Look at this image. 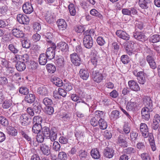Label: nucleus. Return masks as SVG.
<instances>
[{
  "mask_svg": "<svg viewBox=\"0 0 160 160\" xmlns=\"http://www.w3.org/2000/svg\"><path fill=\"white\" fill-rule=\"evenodd\" d=\"M136 103L135 102H131L128 103L126 107L127 110L129 111L132 110L135 107H136Z\"/></svg>",
  "mask_w": 160,
  "mask_h": 160,
  "instance_id": "46",
  "label": "nucleus"
},
{
  "mask_svg": "<svg viewBox=\"0 0 160 160\" xmlns=\"http://www.w3.org/2000/svg\"><path fill=\"white\" fill-rule=\"evenodd\" d=\"M22 10L26 14H29L33 11V8L31 4L29 2H27L22 6Z\"/></svg>",
  "mask_w": 160,
  "mask_h": 160,
  "instance_id": "12",
  "label": "nucleus"
},
{
  "mask_svg": "<svg viewBox=\"0 0 160 160\" xmlns=\"http://www.w3.org/2000/svg\"><path fill=\"white\" fill-rule=\"evenodd\" d=\"M17 19L19 23L24 24H28L29 21L28 18L25 14H18L17 16Z\"/></svg>",
  "mask_w": 160,
  "mask_h": 160,
  "instance_id": "11",
  "label": "nucleus"
},
{
  "mask_svg": "<svg viewBox=\"0 0 160 160\" xmlns=\"http://www.w3.org/2000/svg\"><path fill=\"white\" fill-rule=\"evenodd\" d=\"M138 137V133L134 131L132 132L130 134V140L132 141L135 140Z\"/></svg>",
  "mask_w": 160,
  "mask_h": 160,
  "instance_id": "61",
  "label": "nucleus"
},
{
  "mask_svg": "<svg viewBox=\"0 0 160 160\" xmlns=\"http://www.w3.org/2000/svg\"><path fill=\"white\" fill-rule=\"evenodd\" d=\"M12 33L13 35L17 38H22L24 36V34L22 31L17 28H14L12 30Z\"/></svg>",
  "mask_w": 160,
  "mask_h": 160,
  "instance_id": "25",
  "label": "nucleus"
},
{
  "mask_svg": "<svg viewBox=\"0 0 160 160\" xmlns=\"http://www.w3.org/2000/svg\"><path fill=\"white\" fill-rule=\"evenodd\" d=\"M12 61L13 63V66H12V68L16 67L17 70L21 72L23 71L26 69V65L24 62L19 61L16 63L17 61L16 62L13 60H12Z\"/></svg>",
  "mask_w": 160,
  "mask_h": 160,
  "instance_id": "8",
  "label": "nucleus"
},
{
  "mask_svg": "<svg viewBox=\"0 0 160 160\" xmlns=\"http://www.w3.org/2000/svg\"><path fill=\"white\" fill-rule=\"evenodd\" d=\"M116 34L119 38L126 41L129 40L130 38V36L126 32L122 30H117Z\"/></svg>",
  "mask_w": 160,
  "mask_h": 160,
  "instance_id": "14",
  "label": "nucleus"
},
{
  "mask_svg": "<svg viewBox=\"0 0 160 160\" xmlns=\"http://www.w3.org/2000/svg\"><path fill=\"white\" fill-rule=\"evenodd\" d=\"M119 112L118 111L115 110L112 112L110 117L111 119L115 120L119 118Z\"/></svg>",
  "mask_w": 160,
  "mask_h": 160,
  "instance_id": "38",
  "label": "nucleus"
},
{
  "mask_svg": "<svg viewBox=\"0 0 160 160\" xmlns=\"http://www.w3.org/2000/svg\"><path fill=\"white\" fill-rule=\"evenodd\" d=\"M42 102L46 106L51 105L53 103L52 100L48 98H44Z\"/></svg>",
  "mask_w": 160,
  "mask_h": 160,
  "instance_id": "51",
  "label": "nucleus"
},
{
  "mask_svg": "<svg viewBox=\"0 0 160 160\" xmlns=\"http://www.w3.org/2000/svg\"><path fill=\"white\" fill-rule=\"evenodd\" d=\"M87 152L85 150H80L78 152V156L80 160H85L87 156Z\"/></svg>",
  "mask_w": 160,
  "mask_h": 160,
  "instance_id": "39",
  "label": "nucleus"
},
{
  "mask_svg": "<svg viewBox=\"0 0 160 160\" xmlns=\"http://www.w3.org/2000/svg\"><path fill=\"white\" fill-rule=\"evenodd\" d=\"M99 120V118H97V116L94 117L91 119L90 123L92 126H96L98 124Z\"/></svg>",
  "mask_w": 160,
  "mask_h": 160,
  "instance_id": "49",
  "label": "nucleus"
},
{
  "mask_svg": "<svg viewBox=\"0 0 160 160\" xmlns=\"http://www.w3.org/2000/svg\"><path fill=\"white\" fill-rule=\"evenodd\" d=\"M153 56L148 55L146 57V59L150 68L152 69H155L157 67V65L153 58Z\"/></svg>",
  "mask_w": 160,
  "mask_h": 160,
  "instance_id": "17",
  "label": "nucleus"
},
{
  "mask_svg": "<svg viewBox=\"0 0 160 160\" xmlns=\"http://www.w3.org/2000/svg\"><path fill=\"white\" fill-rule=\"evenodd\" d=\"M49 134V138L48 141L52 142L55 141L56 140L57 136V130L56 128L55 127L52 128L51 129Z\"/></svg>",
  "mask_w": 160,
  "mask_h": 160,
  "instance_id": "16",
  "label": "nucleus"
},
{
  "mask_svg": "<svg viewBox=\"0 0 160 160\" xmlns=\"http://www.w3.org/2000/svg\"><path fill=\"white\" fill-rule=\"evenodd\" d=\"M123 130L125 133L126 134H127L130 132V128L128 123H125L124 124L123 127Z\"/></svg>",
  "mask_w": 160,
  "mask_h": 160,
  "instance_id": "58",
  "label": "nucleus"
},
{
  "mask_svg": "<svg viewBox=\"0 0 160 160\" xmlns=\"http://www.w3.org/2000/svg\"><path fill=\"white\" fill-rule=\"evenodd\" d=\"M70 57L72 62L75 66H79L81 63V59L76 53H73L70 55Z\"/></svg>",
  "mask_w": 160,
  "mask_h": 160,
  "instance_id": "5",
  "label": "nucleus"
},
{
  "mask_svg": "<svg viewBox=\"0 0 160 160\" xmlns=\"http://www.w3.org/2000/svg\"><path fill=\"white\" fill-rule=\"evenodd\" d=\"M94 31L93 29L87 30L84 33V37L88 36L92 37V36H93L94 35Z\"/></svg>",
  "mask_w": 160,
  "mask_h": 160,
  "instance_id": "54",
  "label": "nucleus"
},
{
  "mask_svg": "<svg viewBox=\"0 0 160 160\" xmlns=\"http://www.w3.org/2000/svg\"><path fill=\"white\" fill-rule=\"evenodd\" d=\"M40 149L44 155H48L50 153L49 147L45 144H42L40 145Z\"/></svg>",
  "mask_w": 160,
  "mask_h": 160,
  "instance_id": "26",
  "label": "nucleus"
},
{
  "mask_svg": "<svg viewBox=\"0 0 160 160\" xmlns=\"http://www.w3.org/2000/svg\"><path fill=\"white\" fill-rule=\"evenodd\" d=\"M67 158V154L63 152H59L58 155V158L60 160H65Z\"/></svg>",
  "mask_w": 160,
  "mask_h": 160,
  "instance_id": "50",
  "label": "nucleus"
},
{
  "mask_svg": "<svg viewBox=\"0 0 160 160\" xmlns=\"http://www.w3.org/2000/svg\"><path fill=\"white\" fill-rule=\"evenodd\" d=\"M130 88L132 90L138 91L140 90V88L137 82L134 80H130L128 82Z\"/></svg>",
  "mask_w": 160,
  "mask_h": 160,
  "instance_id": "19",
  "label": "nucleus"
},
{
  "mask_svg": "<svg viewBox=\"0 0 160 160\" xmlns=\"http://www.w3.org/2000/svg\"><path fill=\"white\" fill-rule=\"evenodd\" d=\"M51 81L54 84L58 87L62 86L64 84L62 80L58 78L54 77L52 78Z\"/></svg>",
  "mask_w": 160,
  "mask_h": 160,
  "instance_id": "29",
  "label": "nucleus"
},
{
  "mask_svg": "<svg viewBox=\"0 0 160 160\" xmlns=\"http://www.w3.org/2000/svg\"><path fill=\"white\" fill-rule=\"evenodd\" d=\"M98 124L100 128L102 130L106 129L108 126L107 122L102 118L99 119Z\"/></svg>",
  "mask_w": 160,
  "mask_h": 160,
  "instance_id": "37",
  "label": "nucleus"
},
{
  "mask_svg": "<svg viewBox=\"0 0 160 160\" xmlns=\"http://www.w3.org/2000/svg\"><path fill=\"white\" fill-rule=\"evenodd\" d=\"M37 92L39 95L46 96L48 95V91L47 88L43 86L38 88L37 90Z\"/></svg>",
  "mask_w": 160,
  "mask_h": 160,
  "instance_id": "31",
  "label": "nucleus"
},
{
  "mask_svg": "<svg viewBox=\"0 0 160 160\" xmlns=\"http://www.w3.org/2000/svg\"><path fill=\"white\" fill-rule=\"evenodd\" d=\"M52 35L51 33L48 32L46 33L45 35L46 40L49 44H51V46H52V43H53L52 42Z\"/></svg>",
  "mask_w": 160,
  "mask_h": 160,
  "instance_id": "45",
  "label": "nucleus"
},
{
  "mask_svg": "<svg viewBox=\"0 0 160 160\" xmlns=\"http://www.w3.org/2000/svg\"><path fill=\"white\" fill-rule=\"evenodd\" d=\"M37 134L38 135H37L36 137L37 141L38 143H42L43 142L45 138H46V137H44V136L43 135L42 133L41 134H38V133Z\"/></svg>",
  "mask_w": 160,
  "mask_h": 160,
  "instance_id": "56",
  "label": "nucleus"
},
{
  "mask_svg": "<svg viewBox=\"0 0 160 160\" xmlns=\"http://www.w3.org/2000/svg\"><path fill=\"white\" fill-rule=\"evenodd\" d=\"M20 120L22 125L26 126L28 125L31 123L32 118L28 114H24L20 116Z\"/></svg>",
  "mask_w": 160,
  "mask_h": 160,
  "instance_id": "7",
  "label": "nucleus"
},
{
  "mask_svg": "<svg viewBox=\"0 0 160 160\" xmlns=\"http://www.w3.org/2000/svg\"><path fill=\"white\" fill-rule=\"evenodd\" d=\"M114 153V150L111 148L107 147L103 151V154L105 157L108 158H112Z\"/></svg>",
  "mask_w": 160,
  "mask_h": 160,
  "instance_id": "13",
  "label": "nucleus"
},
{
  "mask_svg": "<svg viewBox=\"0 0 160 160\" xmlns=\"http://www.w3.org/2000/svg\"><path fill=\"white\" fill-rule=\"evenodd\" d=\"M92 77L93 80L97 83L101 82L104 78L102 74L98 70H93L92 73Z\"/></svg>",
  "mask_w": 160,
  "mask_h": 160,
  "instance_id": "4",
  "label": "nucleus"
},
{
  "mask_svg": "<svg viewBox=\"0 0 160 160\" xmlns=\"http://www.w3.org/2000/svg\"><path fill=\"white\" fill-rule=\"evenodd\" d=\"M93 43L92 37L88 36L84 37L83 38V43L84 47L86 48L90 49L92 46Z\"/></svg>",
  "mask_w": 160,
  "mask_h": 160,
  "instance_id": "10",
  "label": "nucleus"
},
{
  "mask_svg": "<svg viewBox=\"0 0 160 160\" xmlns=\"http://www.w3.org/2000/svg\"><path fill=\"white\" fill-rule=\"evenodd\" d=\"M133 36L135 39L140 41H144L145 39V35L141 32H134Z\"/></svg>",
  "mask_w": 160,
  "mask_h": 160,
  "instance_id": "23",
  "label": "nucleus"
},
{
  "mask_svg": "<svg viewBox=\"0 0 160 160\" xmlns=\"http://www.w3.org/2000/svg\"><path fill=\"white\" fill-rule=\"evenodd\" d=\"M22 45L23 48H29L30 47V42L29 40H24L22 42Z\"/></svg>",
  "mask_w": 160,
  "mask_h": 160,
  "instance_id": "53",
  "label": "nucleus"
},
{
  "mask_svg": "<svg viewBox=\"0 0 160 160\" xmlns=\"http://www.w3.org/2000/svg\"><path fill=\"white\" fill-rule=\"evenodd\" d=\"M56 47L55 44L54 43H52V46L47 49L45 54L49 59L51 60L54 58Z\"/></svg>",
  "mask_w": 160,
  "mask_h": 160,
  "instance_id": "2",
  "label": "nucleus"
},
{
  "mask_svg": "<svg viewBox=\"0 0 160 160\" xmlns=\"http://www.w3.org/2000/svg\"><path fill=\"white\" fill-rule=\"evenodd\" d=\"M47 58L44 53L41 54L38 58V62L39 64L42 65H45L47 62Z\"/></svg>",
  "mask_w": 160,
  "mask_h": 160,
  "instance_id": "27",
  "label": "nucleus"
},
{
  "mask_svg": "<svg viewBox=\"0 0 160 160\" xmlns=\"http://www.w3.org/2000/svg\"><path fill=\"white\" fill-rule=\"evenodd\" d=\"M35 96L32 94H27L25 96L24 100L26 102L31 103L33 102L35 100Z\"/></svg>",
  "mask_w": 160,
  "mask_h": 160,
  "instance_id": "33",
  "label": "nucleus"
},
{
  "mask_svg": "<svg viewBox=\"0 0 160 160\" xmlns=\"http://www.w3.org/2000/svg\"><path fill=\"white\" fill-rule=\"evenodd\" d=\"M63 84V88L64 89L67 91H69L72 89V84L68 82H66L65 80H64Z\"/></svg>",
  "mask_w": 160,
  "mask_h": 160,
  "instance_id": "42",
  "label": "nucleus"
},
{
  "mask_svg": "<svg viewBox=\"0 0 160 160\" xmlns=\"http://www.w3.org/2000/svg\"><path fill=\"white\" fill-rule=\"evenodd\" d=\"M97 42L98 44L100 46L103 45L105 43V40L101 37H99L97 38Z\"/></svg>",
  "mask_w": 160,
  "mask_h": 160,
  "instance_id": "57",
  "label": "nucleus"
},
{
  "mask_svg": "<svg viewBox=\"0 0 160 160\" xmlns=\"http://www.w3.org/2000/svg\"><path fill=\"white\" fill-rule=\"evenodd\" d=\"M141 157L142 160H151L149 154L147 153L142 154Z\"/></svg>",
  "mask_w": 160,
  "mask_h": 160,
  "instance_id": "64",
  "label": "nucleus"
},
{
  "mask_svg": "<svg viewBox=\"0 0 160 160\" xmlns=\"http://www.w3.org/2000/svg\"><path fill=\"white\" fill-rule=\"evenodd\" d=\"M121 61L124 64H127L129 62L128 56L127 55H123L120 58Z\"/></svg>",
  "mask_w": 160,
  "mask_h": 160,
  "instance_id": "47",
  "label": "nucleus"
},
{
  "mask_svg": "<svg viewBox=\"0 0 160 160\" xmlns=\"http://www.w3.org/2000/svg\"><path fill=\"white\" fill-rule=\"evenodd\" d=\"M56 63L60 66L63 65L64 64V58L61 56L56 60Z\"/></svg>",
  "mask_w": 160,
  "mask_h": 160,
  "instance_id": "63",
  "label": "nucleus"
},
{
  "mask_svg": "<svg viewBox=\"0 0 160 160\" xmlns=\"http://www.w3.org/2000/svg\"><path fill=\"white\" fill-rule=\"evenodd\" d=\"M124 44L126 53L130 56L134 54L135 51L134 46L136 44L134 42L129 41L125 42Z\"/></svg>",
  "mask_w": 160,
  "mask_h": 160,
  "instance_id": "1",
  "label": "nucleus"
},
{
  "mask_svg": "<svg viewBox=\"0 0 160 160\" xmlns=\"http://www.w3.org/2000/svg\"><path fill=\"white\" fill-rule=\"evenodd\" d=\"M42 121V118L41 116H34L33 119L32 123L33 124H37L41 125Z\"/></svg>",
  "mask_w": 160,
  "mask_h": 160,
  "instance_id": "41",
  "label": "nucleus"
},
{
  "mask_svg": "<svg viewBox=\"0 0 160 160\" xmlns=\"http://www.w3.org/2000/svg\"><path fill=\"white\" fill-rule=\"evenodd\" d=\"M92 158L94 159H99L100 157L99 151L97 148L92 149L90 152Z\"/></svg>",
  "mask_w": 160,
  "mask_h": 160,
  "instance_id": "32",
  "label": "nucleus"
},
{
  "mask_svg": "<svg viewBox=\"0 0 160 160\" xmlns=\"http://www.w3.org/2000/svg\"><path fill=\"white\" fill-rule=\"evenodd\" d=\"M46 67L47 70L49 73H52L56 71V67L54 65L52 64H48Z\"/></svg>",
  "mask_w": 160,
  "mask_h": 160,
  "instance_id": "40",
  "label": "nucleus"
},
{
  "mask_svg": "<svg viewBox=\"0 0 160 160\" xmlns=\"http://www.w3.org/2000/svg\"><path fill=\"white\" fill-rule=\"evenodd\" d=\"M70 14L72 16H74L76 14V10L75 6L73 3H70L68 6Z\"/></svg>",
  "mask_w": 160,
  "mask_h": 160,
  "instance_id": "44",
  "label": "nucleus"
},
{
  "mask_svg": "<svg viewBox=\"0 0 160 160\" xmlns=\"http://www.w3.org/2000/svg\"><path fill=\"white\" fill-rule=\"evenodd\" d=\"M41 125L33 124L32 128V131L33 132L35 133H38L42 129Z\"/></svg>",
  "mask_w": 160,
  "mask_h": 160,
  "instance_id": "43",
  "label": "nucleus"
},
{
  "mask_svg": "<svg viewBox=\"0 0 160 160\" xmlns=\"http://www.w3.org/2000/svg\"><path fill=\"white\" fill-rule=\"evenodd\" d=\"M44 17L46 21L49 23H51L55 21V18L52 13L50 11H47L44 15Z\"/></svg>",
  "mask_w": 160,
  "mask_h": 160,
  "instance_id": "15",
  "label": "nucleus"
},
{
  "mask_svg": "<svg viewBox=\"0 0 160 160\" xmlns=\"http://www.w3.org/2000/svg\"><path fill=\"white\" fill-rule=\"evenodd\" d=\"M126 138L125 134L120 135L117 139V143L120 146L126 148L128 147V142L126 140Z\"/></svg>",
  "mask_w": 160,
  "mask_h": 160,
  "instance_id": "6",
  "label": "nucleus"
},
{
  "mask_svg": "<svg viewBox=\"0 0 160 160\" xmlns=\"http://www.w3.org/2000/svg\"><path fill=\"white\" fill-rule=\"evenodd\" d=\"M60 148L61 146L58 142L54 141L53 143V149L56 151H58L60 150Z\"/></svg>",
  "mask_w": 160,
  "mask_h": 160,
  "instance_id": "62",
  "label": "nucleus"
},
{
  "mask_svg": "<svg viewBox=\"0 0 160 160\" xmlns=\"http://www.w3.org/2000/svg\"><path fill=\"white\" fill-rule=\"evenodd\" d=\"M133 74L137 77L138 82L143 84L146 82V74L143 71L138 72L137 70H134L133 72Z\"/></svg>",
  "mask_w": 160,
  "mask_h": 160,
  "instance_id": "3",
  "label": "nucleus"
},
{
  "mask_svg": "<svg viewBox=\"0 0 160 160\" xmlns=\"http://www.w3.org/2000/svg\"><path fill=\"white\" fill-rule=\"evenodd\" d=\"M153 108L145 107L142 108L141 111V113H145V114H150V112L152 111Z\"/></svg>",
  "mask_w": 160,
  "mask_h": 160,
  "instance_id": "59",
  "label": "nucleus"
},
{
  "mask_svg": "<svg viewBox=\"0 0 160 160\" xmlns=\"http://www.w3.org/2000/svg\"><path fill=\"white\" fill-rule=\"evenodd\" d=\"M143 103L145 107L153 108L152 100L150 97L145 96L143 98Z\"/></svg>",
  "mask_w": 160,
  "mask_h": 160,
  "instance_id": "21",
  "label": "nucleus"
},
{
  "mask_svg": "<svg viewBox=\"0 0 160 160\" xmlns=\"http://www.w3.org/2000/svg\"><path fill=\"white\" fill-rule=\"evenodd\" d=\"M140 130L141 132L148 131V128L147 125L144 123H141L140 127Z\"/></svg>",
  "mask_w": 160,
  "mask_h": 160,
  "instance_id": "55",
  "label": "nucleus"
},
{
  "mask_svg": "<svg viewBox=\"0 0 160 160\" xmlns=\"http://www.w3.org/2000/svg\"><path fill=\"white\" fill-rule=\"evenodd\" d=\"M57 24L59 30H64L67 28V25L65 20L62 19H60L57 21Z\"/></svg>",
  "mask_w": 160,
  "mask_h": 160,
  "instance_id": "20",
  "label": "nucleus"
},
{
  "mask_svg": "<svg viewBox=\"0 0 160 160\" xmlns=\"http://www.w3.org/2000/svg\"><path fill=\"white\" fill-rule=\"evenodd\" d=\"M91 63L94 66V67L98 65L99 58L98 56L96 53L93 52L91 54Z\"/></svg>",
  "mask_w": 160,
  "mask_h": 160,
  "instance_id": "24",
  "label": "nucleus"
},
{
  "mask_svg": "<svg viewBox=\"0 0 160 160\" xmlns=\"http://www.w3.org/2000/svg\"><path fill=\"white\" fill-rule=\"evenodd\" d=\"M59 142L62 144H66L68 143V138L64 136L60 137L59 139Z\"/></svg>",
  "mask_w": 160,
  "mask_h": 160,
  "instance_id": "60",
  "label": "nucleus"
},
{
  "mask_svg": "<svg viewBox=\"0 0 160 160\" xmlns=\"http://www.w3.org/2000/svg\"><path fill=\"white\" fill-rule=\"evenodd\" d=\"M89 73L87 69H81L80 70L79 74L80 77L83 80H87L89 77Z\"/></svg>",
  "mask_w": 160,
  "mask_h": 160,
  "instance_id": "22",
  "label": "nucleus"
},
{
  "mask_svg": "<svg viewBox=\"0 0 160 160\" xmlns=\"http://www.w3.org/2000/svg\"><path fill=\"white\" fill-rule=\"evenodd\" d=\"M149 41L150 42L154 43L160 41V35L155 34L150 36L149 37Z\"/></svg>",
  "mask_w": 160,
  "mask_h": 160,
  "instance_id": "36",
  "label": "nucleus"
},
{
  "mask_svg": "<svg viewBox=\"0 0 160 160\" xmlns=\"http://www.w3.org/2000/svg\"><path fill=\"white\" fill-rule=\"evenodd\" d=\"M45 113L49 115H52L54 111L53 107L50 106H46L45 108Z\"/></svg>",
  "mask_w": 160,
  "mask_h": 160,
  "instance_id": "48",
  "label": "nucleus"
},
{
  "mask_svg": "<svg viewBox=\"0 0 160 160\" xmlns=\"http://www.w3.org/2000/svg\"><path fill=\"white\" fill-rule=\"evenodd\" d=\"M19 92L24 95H26L29 93V89L26 87L23 86L20 88L19 89Z\"/></svg>",
  "mask_w": 160,
  "mask_h": 160,
  "instance_id": "52",
  "label": "nucleus"
},
{
  "mask_svg": "<svg viewBox=\"0 0 160 160\" xmlns=\"http://www.w3.org/2000/svg\"><path fill=\"white\" fill-rule=\"evenodd\" d=\"M57 48L62 51L66 52L68 50V45L65 42H61L57 44Z\"/></svg>",
  "mask_w": 160,
  "mask_h": 160,
  "instance_id": "28",
  "label": "nucleus"
},
{
  "mask_svg": "<svg viewBox=\"0 0 160 160\" xmlns=\"http://www.w3.org/2000/svg\"><path fill=\"white\" fill-rule=\"evenodd\" d=\"M19 51V49L16 46L11 44V53H12L15 55V58L12 60H13L16 62L17 61L18 58H20V56L17 54Z\"/></svg>",
  "mask_w": 160,
  "mask_h": 160,
  "instance_id": "18",
  "label": "nucleus"
},
{
  "mask_svg": "<svg viewBox=\"0 0 160 160\" xmlns=\"http://www.w3.org/2000/svg\"><path fill=\"white\" fill-rule=\"evenodd\" d=\"M41 131V133L44 136V137H45L46 138L49 137L51 131V130L50 129L49 127L44 126L42 128Z\"/></svg>",
  "mask_w": 160,
  "mask_h": 160,
  "instance_id": "34",
  "label": "nucleus"
},
{
  "mask_svg": "<svg viewBox=\"0 0 160 160\" xmlns=\"http://www.w3.org/2000/svg\"><path fill=\"white\" fill-rule=\"evenodd\" d=\"M90 13L92 15L96 17L101 20L103 18V16L102 14L95 9H91Z\"/></svg>",
  "mask_w": 160,
  "mask_h": 160,
  "instance_id": "35",
  "label": "nucleus"
},
{
  "mask_svg": "<svg viewBox=\"0 0 160 160\" xmlns=\"http://www.w3.org/2000/svg\"><path fill=\"white\" fill-rule=\"evenodd\" d=\"M122 12L123 14L126 15L130 16H132V15H135L138 13L137 11L133 7L130 8H124L122 9Z\"/></svg>",
  "mask_w": 160,
  "mask_h": 160,
  "instance_id": "9",
  "label": "nucleus"
},
{
  "mask_svg": "<svg viewBox=\"0 0 160 160\" xmlns=\"http://www.w3.org/2000/svg\"><path fill=\"white\" fill-rule=\"evenodd\" d=\"M150 3L149 0H139L138 1L139 6L142 9L148 8Z\"/></svg>",
  "mask_w": 160,
  "mask_h": 160,
  "instance_id": "30",
  "label": "nucleus"
}]
</instances>
